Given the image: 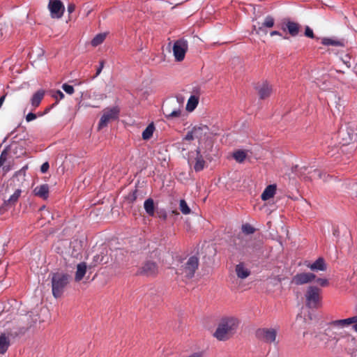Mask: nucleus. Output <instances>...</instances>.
<instances>
[{"label": "nucleus", "instance_id": "f257e3e1", "mask_svg": "<svg viewBox=\"0 0 357 357\" xmlns=\"http://www.w3.org/2000/svg\"><path fill=\"white\" fill-rule=\"evenodd\" d=\"M238 321L233 317H226L221 319L213 335L220 341L228 340L236 331Z\"/></svg>", "mask_w": 357, "mask_h": 357}, {"label": "nucleus", "instance_id": "f03ea898", "mask_svg": "<svg viewBox=\"0 0 357 357\" xmlns=\"http://www.w3.org/2000/svg\"><path fill=\"white\" fill-rule=\"evenodd\" d=\"M70 275L62 273H54L52 274V291L56 298L61 297L69 283Z\"/></svg>", "mask_w": 357, "mask_h": 357}, {"label": "nucleus", "instance_id": "7ed1b4c3", "mask_svg": "<svg viewBox=\"0 0 357 357\" xmlns=\"http://www.w3.org/2000/svg\"><path fill=\"white\" fill-rule=\"evenodd\" d=\"M321 289L317 286H309L305 294V305L310 309H317L321 306Z\"/></svg>", "mask_w": 357, "mask_h": 357}, {"label": "nucleus", "instance_id": "20e7f679", "mask_svg": "<svg viewBox=\"0 0 357 357\" xmlns=\"http://www.w3.org/2000/svg\"><path fill=\"white\" fill-rule=\"evenodd\" d=\"M255 335L257 340L265 344L275 345L278 344V342L276 341L278 330L275 328H259L255 331Z\"/></svg>", "mask_w": 357, "mask_h": 357}, {"label": "nucleus", "instance_id": "39448f33", "mask_svg": "<svg viewBox=\"0 0 357 357\" xmlns=\"http://www.w3.org/2000/svg\"><path fill=\"white\" fill-rule=\"evenodd\" d=\"M199 259L195 256L190 257L187 262L178 270V273L183 277L191 279L194 277L196 270L198 268Z\"/></svg>", "mask_w": 357, "mask_h": 357}, {"label": "nucleus", "instance_id": "423d86ee", "mask_svg": "<svg viewBox=\"0 0 357 357\" xmlns=\"http://www.w3.org/2000/svg\"><path fill=\"white\" fill-rule=\"evenodd\" d=\"M294 172L300 176H303L305 179L312 180L314 178H321L322 173L317 169H312L311 167L303 166L298 167L296 166Z\"/></svg>", "mask_w": 357, "mask_h": 357}, {"label": "nucleus", "instance_id": "0eeeda50", "mask_svg": "<svg viewBox=\"0 0 357 357\" xmlns=\"http://www.w3.org/2000/svg\"><path fill=\"white\" fill-rule=\"evenodd\" d=\"M188 49V41L184 39L176 40L173 45V54L176 61H181L184 59L186 52Z\"/></svg>", "mask_w": 357, "mask_h": 357}, {"label": "nucleus", "instance_id": "6e6552de", "mask_svg": "<svg viewBox=\"0 0 357 357\" xmlns=\"http://www.w3.org/2000/svg\"><path fill=\"white\" fill-rule=\"evenodd\" d=\"M192 158H195V162L194 164L195 171L198 172L203 170L206 162L199 149H197L195 152L189 153L188 162L190 165H191L193 162Z\"/></svg>", "mask_w": 357, "mask_h": 357}, {"label": "nucleus", "instance_id": "1a4fd4ad", "mask_svg": "<svg viewBox=\"0 0 357 357\" xmlns=\"http://www.w3.org/2000/svg\"><path fill=\"white\" fill-rule=\"evenodd\" d=\"M324 335L328 340H335L336 342L344 336V333L340 331L337 326L332 324V321L328 324L327 328L324 330Z\"/></svg>", "mask_w": 357, "mask_h": 357}, {"label": "nucleus", "instance_id": "9d476101", "mask_svg": "<svg viewBox=\"0 0 357 357\" xmlns=\"http://www.w3.org/2000/svg\"><path fill=\"white\" fill-rule=\"evenodd\" d=\"M48 8L52 18L59 19L64 12V6L60 0H50Z\"/></svg>", "mask_w": 357, "mask_h": 357}, {"label": "nucleus", "instance_id": "9b49d317", "mask_svg": "<svg viewBox=\"0 0 357 357\" xmlns=\"http://www.w3.org/2000/svg\"><path fill=\"white\" fill-rule=\"evenodd\" d=\"M119 112V109L116 107H113L105 111L100 119L98 123V129H101L103 127H105L109 121L117 119Z\"/></svg>", "mask_w": 357, "mask_h": 357}, {"label": "nucleus", "instance_id": "f8f14e48", "mask_svg": "<svg viewBox=\"0 0 357 357\" xmlns=\"http://www.w3.org/2000/svg\"><path fill=\"white\" fill-rule=\"evenodd\" d=\"M158 273V266L153 261H146L137 271V274L145 276H154Z\"/></svg>", "mask_w": 357, "mask_h": 357}, {"label": "nucleus", "instance_id": "ddd939ff", "mask_svg": "<svg viewBox=\"0 0 357 357\" xmlns=\"http://www.w3.org/2000/svg\"><path fill=\"white\" fill-rule=\"evenodd\" d=\"M316 278V275L312 273H297L291 279V283L296 285H302L311 282Z\"/></svg>", "mask_w": 357, "mask_h": 357}, {"label": "nucleus", "instance_id": "4468645a", "mask_svg": "<svg viewBox=\"0 0 357 357\" xmlns=\"http://www.w3.org/2000/svg\"><path fill=\"white\" fill-rule=\"evenodd\" d=\"M282 29L284 31H287L288 33L292 37H296L299 33L300 24L297 22L287 20L283 22L282 26Z\"/></svg>", "mask_w": 357, "mask_h": 357}, {"label": "nucleus", "instance_id": "2eb2a0df", "mask_svg": "<svg viewBox=\"0 0 357 357\" xmlns=\"http://www.w3.org/2000/svg\"><path fill=\"white\" fill-rule=\"evenodd\" d=\"M274 24H275V20L274 18L271 16V15H268L266 17L264 22L260 24L259 23L258 24H259V26L258 28L257 29V26L256 25H254V29L256 31V33H260V32H263V33H266V31L265 30V27H268V28H271L274 26Z\"/></svg>", "mask_w": 357, "mask_h": 357}, {"label": "nucleus", "instance_id": "dca6fc26", "mask_svg": "<svg viewBox=\"0 0 357 357\" xmlns=\"http://www.w3.org/2000/svg\"><path fill=\"white\" fill-rule=\"evenodd\" d=\"M45 94V91L44 89H39L36 93H34L31 98V105L35 109L38 107L42 100L43 99Z\"/></svg>", "mask_w": 357, "mask_h": 357}, {"label": "nucleus", "instance_id": "f3484780", "mask_svg": "<svg viewBox=\"0 0 357 357\" xmlns=\"http://www.w3.org/2000/svg\"><path fill=\"white\" fill-rule=\"evenodd\" d=\"M49 190L50 188L47 184H43L36 186L33 190V193L43 199H47L49 197Z\"/></svg>", "mask_w": 357, "mask_h": 357}, {"label": "nucleus", "instance_id": "a211bd4d", "mask_svg": "<svg viewBox=\"0 0 357 357\" xmlns=\"http://www.w3.org/2000/svg\"><path fill=\"white\" fill-rule=\"evenodd\" d=\"M277 186L275 184L268 185L261 195V199L263 201H267L273 197L276 192Z\"/></svg>", "mask_w": 357, "mask_h": 357}, {"label": "nucleus", "instance_id": "6ab92c4d", "mask_svg": "<svg viewBox=\"0 0 357 357\" xmlns=\"http://www.w3.org/2000/svg\"><path fill=\"white\" fill-rule=\"evenodd\" d=\"M357 322V316H354L347 319L332 321V324L337 326L340 328L347 326Z\"/></svg>", "mask_w": 357, "mask_h": 357}, {"label": "nucleus", "instance_id": "aec40b11", "mask_svg": "<svg viewBox=\"0 0 357 357\" xmlns=\"http://www.w3.org/2000/svg\"><path fill=\"white\" fill-rule=\"evenodd\" d=\"M257 89L259 97L261 99L268 98L272 91L271 86L267 82H264Z\"/></svg>", "mask_w": 357, "mask_h": 357}, {"label": "nucleus", "instance_id": "412c9836", "mask_svg": "<svg viewBox=\"0 0 357 357\" xmlns=\"http://www.w3.org/2000/svg\"><path fill=\"white\" fill-rule=\"evenodd\" d=\"M312 271H324L326 270V264L324 258L319 257L314 263L307 266Z\"/></svg>", "mask_w": 357, "mask_h": 357}, {"label": "nucleus", "instance_id": "4be33fe9", "mask_svg": "<svg viewBox=\"0 0 357 357\" xmlns=\"http://www.w3.org/2000/svg\"><path fill=\"white\" fill-rule=\"evenodd\" d=\"M235 271L238 278L241 279H245L250 275V271L245 267L243 263L237 264Z\"/></svg>", "mask_w": 357, "mask_h": 357}, {"label": "nucleus", "instance_id": "5701e85b", "mask_svg": "<svg viewBox=\"0 0 357 357\" xmlns=\"http://www.w3.org/2000/svg\"><path fill=\"white\" fill-rule=\"evenodd\" d=\"M86 272V264L85 262H81L77 266V271L75 273V280L76 282L82 280L85 275Z\"/></svg>", "mask_w": 357, "mask_h": 357}, {"label": "nucleus", "instance_id": "b1692460", "mask_svg": "<svg viewBox=\"0 0 357 357\" xmlns=\"http://www.w3.org/2000/svg\"><path fill=\"white\" fill-rule=\"evenodd\" d=\"M10 339L6 334L2 333L0 335V354H5L9 346H10Z\"/></svg>", "mask_w": 357, "mask_h": 357}, {"label": "nucleus", "instance_id": "393cba45", "mask_svg": "<svg viewBox=\"0 0 357 357\" xmlns=\"http://www.w3.org/2000/svg\"><path fill=\"white\" fill-rule=\"evenodd\" d=\"M144 208L146 213L149 216H153L155 214V206L153 200L151 198H149L145 200L144 203Z\"/></svg>", "mask_w": 357, "mask_h": 357}, {"label": "nucleus", "instance_id": "a878e982", "mask_svg": "<svg viewBox=\"0 0 357 357\" xmlns=\"http://www.w3.org/2000/svg\"><path fill=\"white\" fill-rule=\"evenodd\" d=\"M154 130L155 126L153 123L149 124L148 126L145 128V130L142 132V139L144 140L149 139L153 136Z\"/></svg>", "mask_w": 357, "mask_h": 357}, {"label": "nucleus", "instance_id": "bb28decb", "mask_svg": "<svg viewBox=\"0 0 357 357\" xmlns=\"http://www.w3.org/2000/svg\"><path fill=\"white\" fill-rule=\"evenodd\" d=\"M199 103V99L195 96H191L187 102L186 109L188 112H192L197 106Z\"/></svg>", "mask_w": 357, "mask_h": 357}, {"label": "nucleus", "instance_id": "cd10ccee", "mask_svg": "<svg viewBox=\"0 0 357 357\" xmlns=\"http://www.w3.org/2000/svg\"><path fill=\"white\" fill-rule=\"evenodd\" d=\"M163 114L167 119H172L181 116V109L179 107L174 109L172 112L168 111L166 108L163 110Z\"/></svg>", "mask_w": 357, "mask_h": 357}, {"label": "nucleus", "instance_id": "c85d7f7f", "mask_svg": "<svg viewBox=\"0 0 357 357\" xmlns=\"http://www.w3.org/2000/svg\"><path fill=\"white\" fill-rule=\"evenodd\" d=\"M21 192L22 190L20 189H17L9 199L7 201H5V204L12 206L15 205L20 197Z\"/></svg>", "mask_w": 357, "mask_h": 357}, {"label": "nucleus", "instance_id": "c756f323", "mask_svg": "<svg viewBox=\"0 0 357 357\" xmlns=\"http://www.w3.org/2000/svg\"><path fill=\"white\" fill-rule=\"evenodd\" d=\"M106 37V33H98L91 40V44L93 47H97L103 43Z\"/></svg>", "mask_w": 357, "mask_h": 357}, {"label": "nucleus", "instance_id": "7c9ffc66", "mask_svg": "<svg viewBox=\"0 0 357 357\" xmlns=\"http://www.w3.org/2000/svg\"><path fill=\"white\" fill-rule=\"evenodd\" d=\"M208 128L206 126H195L192 128V132L195 134V138H202L203 130H207Z\"/></svg>", "mask_w": 357, "mask_h": 357}, {"label": "nucleus", "instance_id": "2f4dec72", "mask_svg": "<svg viewBox=\"0 0 357 357\" xmlns=\"http://www.w3.org/2000/svg\"><path fill=\"white\" fill-rule=\"evenodd\" d=\"M106 257L107 256L105 255L103 252L100 254L95 255L93 259V265L96 266L97 264L107 263V259H105Z\"/></svg>", "mask_w": 357, "mask_h": 357}, {"label": "nucleus", "instance_id": "473e14b6", "mask_svg": "<svg viewBox=\"0 0 357 357\" xmlns=\"http://www.w3.org/2000/svg\"><path fill=\"white\" fill-rule=\"evenodd\" d=\"M233 158L238 162H243L246 158V152L243 150H237L233 153Z\"/></svg>", "mask_w": 357, "mask_h": 357}, {"label": "nucleus", "instance_id": "72a5a7b5", "mask_svg": "<svg viewBox=\"0 0 357 357\" xmlns=\"http://www.w3.org/2000/svg\"><path fill=\"white\" fill-rule=\"evenodd\" d=\"M321 43L324 45H326V46L332 45V46L338 47V46H342V43L340 41L336 40H333V39L330 38H324L322 39Z\"/></svg>", "mask_w": 357, "mask_h": 357}, {"label": "nucleus", "instance_id": "f704fd0d", "mask_svg": "<svg viewBox=\"0 0 357 357\" xmlns=\"http://www.w3.org/2000/svg\"><path fill=\"white\" fill-rule=\"evenodd\" d=\"M179 208L181 213L184 215L190 213V208L188 206L187 202L184 199H181L179 202Z\"/></svg>", "mask_w": 357, "mask_h": 357}, {"label": "nucleus", "instance_id": "c9c22d12", "mask_svg": "<svg viewBox=\"0 0 357 357\" xmlns=\"http://www.w3.org/2000/svg\"><path fill=\"white\" fill-rule=\"evenodd\" d=\"M71 247L73 248L72 256L75 257H78V256L81 254V245L79 243L75 242L71 243Z\"/></svg>", "mask_w": 357, "mask_h": 357}, {"label": "nucleus", "instance_id": "e433bc0d", "mask_svg": "<svg viewBox=\"0 0 357 357\" xmlns=\"http://www.w3.org/2000/svg\"><path fill=\"white\" fill-rule=\"evenodd\" d=\"M137 197H138V190L137 189H135L132 191H131L126 197V199L130 202V203H133L134 202H135L137 199Z\"/></svg>", "mask_w": 357, "mask_h": 357}, {"label": "nucleus", "instance_id": "4c0bfd02", "mask_svg": "<svg viewBox=\"0 0 357 357\" xmlns=\"http://www.w3.org/2000/svg\"><path fill=\"white\" fill-rule=\"evenodd\" d=\"M242 231L245 234H252L255 232V229L250 224H245L242 225Z\"/></svg>", "mask_w": 357, "mask_h": 357}, {"label": "nucleus", "instance_id": "58836bf2", "mask_svg": "<svg viewBox=\"0 0 357 357\" xmlns=\"http://www.w3.org/2000/svg\"><path fill=\"white\" fill-rule=\"evenodd\" d=\"M63 90L68 94L71 95L74 93V88L73 86L69 85L66 83L62 85Z\"/></svg>", "mask_w": 357, "mask_h": 357}, {"label": "nucleus", "instance_id": "ea45409f", "mask_svg": "<svg viewBox=\"0 0 357 357\" xmlns=\"http://www.w3.org/2000/svg\"><path fill=\"white\" fill-rule=\"evenodd\" d=\"M52 96L56 100H59L64 98V94L60 90H56L52 92Z\"/></svg>", "mask_w": 357, "mask_h": 357}, {"label": "nucleus", "instance_id": "a19ab883", "mask_svg": "<svg viewBox=\"0 0 357 357\" xmlns=\"http://www.w3.org/2000/svg\"><path fill=\"white\" fill-rule=\"evenodd\" d=\"M305 36L306 37L310 38H314V35L312 29L310 26H305Z\"/></svg>", "mask_w": 357, "mask_h": 357}, {"label": "nucleus", "instance_id": "79ce46f5", "mask_svg": "<svg viewBox=\"0 0 357 357\" xmlns=\"http://www.w3.org/2000/svg\"><path fill=\"white\" fill-rule=\"evenodd\" d=\"M195 138V134L192 132V130H190L187 132V134L183 137V140L191 141Z\"/></svg>", "mask_w": 357, "mask_h": 357}, {"label": "nucleus", "instance_id": "37998d69", "mask_svg": "<svg viewBox=\"0 0 357 357\" xmlns=\"http://www.w3.org/2000/svg\"><path fill=\"white\" fill-rule=\"evenodd\" d=\"M321 287H326L328 284V281L324 278H317L316 280Z\"/></svg>", "mask_w": 357, "mask_h": 357}, {"label": "nucleus", "instance_id": "c03bdc74", "mask_svg": "<svg viewBox=\"0 0 357 357\" xmlns=\"http://www.w3.org/2000/svg\"><path fill=\"white\" fill-rule=\"evenodd\" d=\"M104 64H105L104 61H100V65H99L98 68H97V70H96V75L93 77V78H95V77H98V76L100 74V73H101V71H102V68H104Z\"/></svg>", "mask_w": 357, "mask_h": 357}, {"label": "nucleus", "instance_id": "a18cd8bd", "mask_svg": "<svg viewBox=\"0 0 357 357\" xmlns=\"http://www.w3.org/2000/svg\"><path fill=\"white\" fill-rule=\"evenodd\" d=\"M27 169H28V166L27 165H24V167H22V169H20L19 171H17L15 173V176H20V175H24V176Z\"/></svg>", "mask_w": 357, "mask_h": 357}, {"label": "nucleus", "instance_id": "49530a36", "mask_svg": "<svg viewBox=\"0 0 357 357\" xmlns=\"http://www.w3.org/2000/svg\"><path fill=\"white\" fill-rule=\"evenodd\" d=\"M36 114H34V113H32V112H29L26 116V121L27 122H30L31 121H33L36 119Z\"/></svg>", "mask_w": 357, "mask_h": 357}, {"label": "nucleus", "instance_id": "de8ad7c7", "mask_svg": "<svg viewBox=\"0 0 357 357\" xmlns=\"http://www.w3.org/2000/svg\"><path fill=\"white\" fill-rule=\"evenodd\" d=\"M49 167H50V165H49L48 162H45L41 165L40 172L42 173H46L48 171Z\"/></svg>", "mask_w": 357, "mask_h": 357}, {"label": "nucleus", "instance_id": "09e8293b", "mask_svg": "<svg viewBox=\"0 0 357 357\" xmlns=\"http://www.w3.org/2000/svg\"><path fill=\"white\" fill-rule=\"evenodd\" d=\"M158 217L164 220H165L167 218V214L165 210H160L158 211Z\"/></svg>", "mask_w": 357, "mask_h": 357}, {"label": "nucleus", "instance_id": "8fccbe9b", "mask_svg": "<svg viewBox=\"0 0 357 357\" xmlns=\"http://www.w3.org/2000/svg\"><path fill=\"white\" fill-rule=\"evenodd\" d=\"M186 357H204V351L194 352V353H192L190 355L187 356Z\"/></svg>", "mask_w": 357, "mask_h": 357}, {"label": "nucleus", "instance_id": "3c124183", "mask_svg": "<svg viewBox=\"0 0 357 357\" xmlns=\"http://www.w3.org/2000/svg\"><path fill=\"white\" fill-rule=\"evenodd\" d=\"M75 6L73 3H69L67 7V10L69 13H72L75 11Z\"/></svg>", "mask_w": 357, "mask_h": 357}, {"label": "nucleus", "instance_id": "603ef678", "mask_svg": "<svg viewBox=\"0 0 357 357\" xmlns=\"http://www.w3.org/2000/svg\"><path fill=\"white\" fill-rule=\"evenodd\" d=\"M7 158L0 155V167L3 165Z\"/></svg>", "mask_w": 357, "mask_h": 357}, {"label": "nucleus", "instance_id": "864d4df0", "mask_svg": "<svg viewBox=\"0 0 357 357\" xmlns=\"http://www.w3.org/2000/svg\"><path fill=\"white\" fill-rule=\"evenodd\" d=\"M270 35L271 36H281V33L278 31H272L271 33H270Z\"/></svg>", "mask_w": 357, "mask_h": 357}, {"label": "nucleus", "instance_id": "5fc2aeb1", "mask_svg": "<svg viewBox=\"0 0 357 357\" xmlns=\"http://www.w3.org/2000/svg\"><path fill=\"white\" fill-rule=\"evenodd\" d=\"M8 147H6L1 153V155H3V157L7 158L8 156Z\"/></svg>", "mask_w": 357, "mask_h": 357}, {"label": "nucleus", "instance_id": "6e6d98bb", "mask_svg": "<svg viewBox=\"0 0 357 357\" xmlns=\"http://www.w3.org/2000/svg\"><path fill=\"white\" fill-rule=\"evenodd\" d=\"M10 169H11V168H10V165H6V166L3 167V171L4 172L5 174L8 172Z\"/></svg>", "mask_w": 357, "mask_h": 357}, {"label": "nucleus", "instance_id": "4d7b16f0", "mask_svg": "<svg viewBox=\"0 0 357 357\" xmlns=\"http://www.w3.org/2000/svg\"><path fill=\"white\" fill-rule=\"evenodd\" d=\"M353 328L356 332H357V322L354 323V324L353 325Z\"/></svg>", "mask_w": 357, "mask_h": 357}, {"label": "nucleus", "instance_id": "13d9d810", "mask_svg": "<svg viewBox=\"0 0 357 357\" xmlns=\"http://www.w3.org/2000/svg\"><path fill=\"white\" fill-rule=\"evenodd\" d=\"M50 108H47V109H45V113L48 112L50 111Z\"/></svg>", "mask_w": 357, "mask_h": 357}, {"label": "nucleus", "instance_id": "bf43d9fd", "mask_svg": "<svg viewBox=\"0 0 357 357\" xmlns=\"http://www.w3.org/2000/svg\"><path fill=\"white\" fill-rule=\"evenodd\" d=\"M3 30V26L0 28V31H1Z\"/></svg>", "mask_w": 357, "mask_h": 357}]
</instances>
